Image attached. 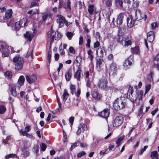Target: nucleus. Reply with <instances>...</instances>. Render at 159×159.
Returning a JSON list of instances; mask_svg holds the SVG:
<instances>
[{"label": "nucleus", "instance_id": "1", "mask_svg": "<svg viewBox=\"0 0 159 159\" xmlns=\"http://www.w3.org/2000/svg\"><path fill=\"white\" fill-rule=\"evenodd\" d=\"M125 105V98L124 97L117 98L113 103L114 107L117 110L124 108Z\"/></svg>", "mask_w": 159, "mask_h": 159}, {"label": "nucleus", "instance_id": "2", "mask_svg": "<svg viewBox=\"0 0 159 159\" xmlns=\"http://www.w3.org/2000/svg\"><path fill=\"white\" fill-rule=\"evenodd\" d=\"M24 61L23 57H20L19 55H16L13 59V61L15 63L17 62L15 65L16 70H19L22 69L23 64Z\"/></svg>", "mask_w": 159, "mask_h": 159}, {"label": "nucleus", "instance_id": "3", "mask_svg": "<svg viewBox=\"0 0 159 159\" xmlns=\"http://www.w3.org/2000/svg\"><path fill=\"white\" fill-rule=\"evenodd\" d=\"M108 81L105 78H102L99 80L98 84L99 88L107 90L110 89V87L107 86Z\"/></svg>", "mask_w": 159, "mask_h": 159}, {"label": "nucleus", "instance_id": "4", "mask_svg": "<svg viewBox=\"0 0 159 159\" xmlns=\"http://www.w3.org/2000/svg\"><path fill=\"white\" fill-rule=\"evenodd\" d=\"M133 92L134 91L133 87L129 86L127 97L128 98H130V100L133 103H134L135 102H136L137 101V97L136 96V95H135L134 97H133L132 96V93H133Z\"/></svg>", "mask_w": 159, "mask_h": 159}, {"label": "nucleus", "instance_id": "5", "mask_svg": "<svg viewBox=\"0 0 159 159\" xmlns=\"http://www.w3.org/2000/svg\"><path fill=\"white\" fill-rule=\"evenodd\" d=\"M117 70V68L116 64L114 63H112L110 65L109 69V75H113L116 74Z\"/></svg>", "mask_w": 159, "mask_h": 159}, {"label": "nucleus", "instance_id": "6", "mask_svg": "<svg viewBox=\"0 0 159 159\" xmlns=\"http://www.w3.org/2000/svg\"><path fill=\"white\" fill-rule=\"evenodd\" d=\"M123 118L121 116L116 117L114 120L113 126L114 127H117L120 126L122 123Z\"/></svg>", "mask_w": 159, "mask_h": 159}, {"label": "nucleus", "instance_id": "7", "mask_svg": "<svg viewBox=\"0 0 159 159\" xmlns=\"http://www.w3.org/2000/svg\"><path fill=\"white\" fill-rule=\"evenodd\" d=\"M135 15L136 19L139 20L144 18V20L145 21L147 18L146 16L144 14H142V12L139 10H136L135 12Z\"/></svg>", "mask_w": 159, "mask_h": 159}, {"label": "nucleus", "instance_id": "8", "mask_svg": "<svg viewBox=\"0 0 159 159\" xmlns=\"http://www.w3.org/2000/svg\"><path fill=\"white\" fill-rule=\"evenodd\" d=\"M37 33V30L35 29L33 30V32L31 33L29 31L26 32V33L24 35L25 38H27L30 41H31L32 38L34 37Z\"/></svg>", "mask_w": 159, "mask_h": 159}, {"label": "nucleus", "instance_id": "9", "mask_svg": "<svg viewBox=\"0 0 159 159\" xmlns=\"http://www.w3.org/2000/svg\"><path fill=\"white\" fill-rule=\"evenodd\" d=\"M9 90L11 95L14 97H16L18 94L16 91V85L13 84H10L9 85Z\"/></svg>", "mask_w": 159, "mask_h": 159}, {"label": "nucleus", "instance_id": "10", "mask_svg": "<svg viewBox=\"0 0 159 159\" xmlns=\"http://www.w3.org/2000/svg\"><path fill=\"white\" fill-rule=\"evenodd\" d=\"M57 22L58 23L59 27H61L64 25V22L65 18L62 16L58 14L57 15Z\"/></svg>", "mask_w": 159, "mask_h": 159}, {"label": "nucleus", "instance_id": "11", "mask_svg": "<svg viewBox=\"0 0 159 159\" xmlns=\"http://www.w3.org/2000/svg\"><path fill=\"white\" fill-rule=\"evenodd\" d=\"M98 115L102 117L107 119L109 116V111L107 109L98 113Z\"/></svg>", "mask_w": 159, "mask_h": 159}, {"label": "nucleus", "instance_id": "12", "mask_svg": "<svg viewBox=\"0 0 159 159\" xmlns=\"http://www.w3.org/2000/svg\"><path fill=\"white\" fill-rule=\"evenodd\" d=\"M7 48L8 49H11V52L12 53L14 52V51L13 50V48L11 46H9L6 44L5 43L0 42V50H4V49H7Z\"/></svg>", "mask_w": 159, "mask_h": 159}, {"label": "nucleus", "instance_id": "13", "mask_svg": "<svg viewBox=\"0 0 159 159\" xmlns=\"http://www.w3.org/2000/svg\"><path fill=\"white\" fill-rule=\"evenodd\" d=\"M26 79L28 82L29 84H31L37 80V77L36 75H33L29 76L28 75L26 76Z\"/></svg>", "mask_w": 159, "mask_h": 159}, {"label": "nucleus", "instance_id": "14", "mask_svg": "<svg viewBox=\"0 0 159 159\" xmlns=\"http://www.w3.org/2000/svg\"><path fill=\"white\" fill-rule=\"evenodd\" d=\"M133 59L130 57L128 58L125 61L123 66L125 68H128L131 65Z\"/></svg>", "mask_w": 159, "mask_h": 159}, {"label": "nucleus", "instance_id": "15", "mask_svg": "<svg viewBox=\"0 0 159 159\" xmlns=\"http://www.w3.org/2000/svg\"><path fill=\"white\" fill-rule=\"evenodd\" d=\"M148 40L149 42L152 43L154 40V34L152 31L148 32L147 35Z\"/></svg>", "mask_w": 159, "mask_h": 159}, {"label": "nucleus", "instance_id": "16", "mask_svg": "<svg viewBox=\"0 0 159 159\" xmlns=\"http://www.w3.org/2000/svg\"><path fill=\"white\" fill-rule=\"evenodd\" d=\"M81 129L83 130L86 131L87 130L88 128L87 126L84 124H81L79 127L76 133L78 135L80 134L81 132Z\"/></svg>", "mask_w": 159, "mask_h": 159}, {"label": "nucleus", "instance_id": "17", "mask_svg": "<svg viewBox=\"0 0 159 159\" xmlns=\"http://www.w3.org/2000/svg\"><path fill=\"white\" fill-rule=\"evenodd\" d=\"M25 80V78L24 76L21 75L19 77L17 81V83L18 84V87L19 88V89L21 86L24 85Z\"/></svg>", "mask_w": 159, "mask_h": 159}, {"label": "nucleus", "instance_id": "18", "mask_svg": "<svg viewBox=\"0 0 159 159\" xmlns=\"http://www.w3.org/2000/svg\"><path fill=\"white\" fill-rule=\"evenodd\" d=\"M123 16L124 15L123 14L120 13L119 14L116 20L117 25H120L122 24L123 21Z\"/></svg>", "mask_w": 159, "mask_h": 159}, {"label": "nucleus", "instance_id": "19", "mask_svg": "<svg viewBox=\"0 0 159 159\" xmlns=\"http://www.w3.org/2000/svg\"><path fill=\"white\" fill-rule=\"evenodd\" d=\"M53 30H52V27L50 31H48V38H51V42H53L54 40V36L53 34Z\"/></svg>", "mask_w": 159, "mask_h": 159}, {"label": "nucleus", "instance_id": "20", "mask_svg": "<svg viewBox=\"0 0 159 159\" xmlns=\"http://www.w3.org/2000/svg\"><path fill=\"white\" fill-rule=\"evenodd\" d=\"M143 93L142 91H140L136 93L135 95L137 97L138 102H139L140 100H142V97Z\"/></svg>", "mask_w": 159, "mask_h": 159}, {"label": "nucleus", "instance_id": "21", "mask_svg": "<svg viewBox=\"0 0 159 159\" xmlns=\"http://www.w3.org/2000/svg\"><path fill=\"white\" fill-rule=\"evenodd\" d=\"M7 48V49H4L2 53V57H8L9 55V52H11V49H8Z\"/></svg>", "mask_w": 159, "mask_h": 159}, {"label": "nucleus", "instance_id": "22", "mask_svg": "<svg viewBox=\"0 0 159 159\" xmlns=\"http://www.w3.org/2000/svg\"><path fill=\"white\" fill-rule=\"evenodd\" d=\"M88 10L90 15L93 14L95 10L94 5L92 4L88 6Z\"/></svg>", "mask_w": 159, "mask_h": 159}, {"label": "nucleus", "instance_id": "23", "mask_svg": "<svg viewBox=\"0 0 159 159\" xmlns=\"http://www.w3.org/2000/svg\"><path fill=\"white\" fill-rule=\"evenodd\" d=\"M30 147V144L28 141H25L23 142V147L22 148V150H28Z\"/></svg>", "mask_w": 159, "mask_h": 159}, {"label": "nucleus", "instance_id": "24", "mask_svg": "<svg viewBox=\"0 0 159 159\" xmlns=\"http://www.w3.org/2000/svg\"><path fill=\"white\" fill-rule=\"evenodd\" d=\"M19 131L20 133L22 134V135L23 136H26L27 137L29 138H32L33 137L32 134H29L26 132L23 131L22 129L19 130Z\"/></svg>", "mask_w": 159, "mask_h": 159}, {"label": "nucleus", "instance_id": "25", "mask_svg": "<svg viewBox=\"0 0 159 159\" xmlns=\"http://www.w3.org/2000/svg\"><path fill=\"white\" fill-rule=\"evenodd\" d=\"M65 76L67 80L69 81L70 80L71 77V72L70 70H69L66 71Z\"/></svg>", "mask_w": 159, "mask_h": 159}, {"label": "nucleus", "instance_id": "26", "mask_svg": "<svg viewBox=\"0 0 159 159\" xmlns=\"http://www.w3.org/2000/svg\"><path fill=\"white\" fill-rule=\"evenodd\" d=\"M151 157L152 159H159L158 154L157 151H154L151 153Z\"/></svg>", "mask_w": 159, "mask_h": 159}, {"label": "nucleus", "instance_id": "27", "mask_svg": "<svg viewBox=\"0 0 159 159\" xmlns=\"http://www.w3.org/2000/svg\"><path fill=\"white\" fill-rule=\"evenodd\" d=\"M69 95V94L66 89H64V90L63 93L62 95V98L64 102H65V101L67 99Z\"/></svg>", "mask_w": 159, "mask_h": 159}, {"label": "nucleus", "instance_id": "28", "mask_svg": "<svg viewBox=\"0 0 159 159\" xmlns=\"http://www.w3.org/2000/svg\"><path fill=\"white\" fill-rule=\"evenodd\" d=\"M104 63V61L101 59H98L96 61V66L97 67L100 68L101 66Z\"/></svg>", "mask_w": 159, "mask_h": 159}, {"label": "nucleus", "instance_id": "29", "mask_svg": "<svg viewBox=\"0 0 159 159\" xmlns=\"http://www.w3.org/2000/svg\"><path fill=\"white\" fill-rule=\"evenodd\" d=\"M128 26L130 27H132L134 24V21L131 18L127 19Z\"/></svg>", "mask_w": 159, "mask_h": 159}, {"label": "nucleus", "instance_id": "30", "mask_svg": "<svg viewBox=\"0 0 159 159\" xmlns=\"http://www.w3.org/2000/svg\"><path fill=\"white\" fill-rule=\"evenodd\" d=\"M97 54L100 57H102L103 55V51L101 48H99L97 50Z\"/></svg>", "mask_w": 159, "mask_h": 159}, {"label": "nucleus", "instance_id": "31", "mask_svg": "<svg viewBox=\"0 0 159 159\" xmlns=\"http://www.w3.org/2000/svg\"><path fill=\"white\" fill-rule=\"evenodd\" d=\"M80 72L81 70H78L74 75V77L77 80H80Z\"/></svg>", "mask_w": 159, "mask_h": 159}, {"label": "nucleus", "instance_id": "32", "mask_svg": "<svg viewBox=\"0 0 159 159\" xmlns=\"http://www.w3.org/2000/svg\"><path fill=\"white\" fill-rule=\"evenodd\" d=\"M12 11L11 9L8 10L5 14V17L7 19H9L11 17L12 14Z\"/></svg>", "mask_w": 159, "mask_h": 159}, {"label": "nucleus", "instance_id": "33", "mask_svg": "<svg viewBox=\"0 0 159 159\" xmlns=\"http://www.w3.org/2000/svg\"><path fill=\"white\" fill-rule=\"evenodd\" d=\"M27 21V19L26 18H23L21 19L19 22L21 27L25 26L26 25Z\"/></svg>", "mask_w": 159, "mask_h": 159}, {"label": "nucleus", "instance_id": "34", "mask_svg": "<svg viewBox=\"0 0 159 159\" xmlns=\"http://www.w3.org/2000/svg\"><path fill=\"white\" fill-rule=\"evenodd\" d=\"M76 89V86L75 85L71 84L70 85V92L72 95L74 94V92L75 91Z\"/></svg>", "mask_w": 159, "mask_h": 159}, {"label": "nucleus", "instance_id": "35", "mask_svg": "<svg viewBox=\"0 0 159 159\" xmlns=\"http://www.w3.org/2000/svg\"><path fill=\"white\" fill-rule=\"evenodd\" d=\"M5 77L7 79H10L12 77V73L9 71H7L4 73Z\"/></svg>", "mask_w": 159, "mask_h": 159}, {"label": "nucleus", "instance_id": "36", "mask_svg": "<svg viewBox=\"0 0 159 159\" xmlns=\"http://www.w3.org/2000/svg\"><path fill=\"white\" fill-rule=\"evenodd\" d=\"M132 43L131 41L130 40H126L125 41L124 46L125 47H128L131 45Z\"/></svg>", "mask_w": 159, "mask_h": 159}, {"label": "nucleus", "instance_id": "37", "mask_svg": "<svg viewBox=\"0 0 159 159\" xmlns=\"http://www.w3.org/2000/svg\"><path fill=\"white\" fill-rule=\"evenodd\" d=\"M6 107L3 105L0 106V114L4 113L6 111Z\"/></svg>", "mask_w": 159, "mask_h": 159}, {"label": "nucleus", "instance_id": "38", "mask_svg": "<svg viewBox=\"0 0 159 159\" xmlns=\"http://www.w3.org/2000/svg\"><path fill=\"white\" fill-rule=\"evenodd\" d=\"M124 139V136H121L119 138L118 140L116 141V143L117 144V147H118L120 145V142Z\"/></svg>", "mask_w": 159, "mask_h": 159}, {"label": "nucleus", "instance_id": "39", "mask_svg": "<svg viewBox=\"0 0 159 159\" xmlns=\"http://www.w3.org/2000/svg\"><path fill=\"white\" fill-rule=\"evenodd\" d=\"M93 97L95 99H99L100 96L98 93L97 92H93L92 94Z\"/></svg>", "mask_w": 159, "mask_h": 159}, {"label": "nucleus", "instance_id": "40", "mask_svg": "<svg viewBox=\"0 0 159 159\" xmlns=\"http://www.w3.org/2000/svg\"><path fill=\"white\" fill-rule=\"evenodd\" d=\"M23 153V156L26 157L30 155V152L28 150H22Z\"/></svg>", "mask_w": 159, "mask_h": 159}, {"label": "nucleus", "instance_id": "41", "mask_svg": "<svg viewBox=\"0 0 159 159\" xmlns=\"http://www.w3.org/2000/svg\"><path fill=\"white\" fill-rule=\"evenodd\" d=\"M131 51L133 53H137L139 51V48L137 47L134 48H131Z\"/></svg>", "mask_w": 159, "mask_h": 159}, {"label": "nucleus", "instance_id": "42", "mask_svg": "<svg viewBox=\"0 0 159 159\" xmlns=\"http://www.w3.org/2000/svg\"><path fill=\"white\" fill-rule=\"evenodd\" d=\"M112 4V0H107L105 2V4L107 7H110L111 6Z\"/></svg>", "mask_w": 159, "mask_h": 159}, {"label": "nucleus", "instance_id": "43", "mask_svg": "<svg viewBox=\"0 0 159 159\" xmlns=\"http://www.w3.org/2000/svg\"><path fill=\"white\" fill-rule=\"evenodd\" d=\"M73 35V33L70 32H68L66 33V36L69 40H70Z\"/></svg>", "mask_w": 159, "mask_h": 159}, {"label": "nucleus", "instance_id": "44", "mask_svg": "<svg viewBox=\"0 0 159 159\" xmlns=\"http://www.w3.org/2000/svg\"><path fill=\"white\" fill-rule=\"evenodd\" d=\"M115 2L117 5L122 7L123 2L121 0H115Z\"/></svg>", "mask_w": 159, "mask_h": 159}, {"label": "nucleus", "instance_id": "45", "mask_svg": "<svg viewBox=\"0 0 159 159\" xmlns=\"http://www.w3.org/2000/svg\"><path fill=\"white\" fill-rule=\"evenodd\" d=\"M64 7L65 9H68L71 10L70 2L69 0L67 1L66 6H64Z\"/></svg>", "mask_w": 159, "mask_h": 159}, {"label": "nucleus", "instance_id": "46", "mask_svg": "<svg viewBox=\"0 0 159 159\" xmlns=\"http://www.w3.org/2000/svg\"><path fill=\"white\" fill-rule=\"evenodd\" d=\"M69 51L72 54H75V50L72 47H70L69 49Z\"/></svg>", "mask_w": 159, "mask_h": 159}, {"label": "nucleus", "instance_id": "47", "mask_svg": "<svg viewBox=\"0 0 159 159\" xmlns=\"http://www.w3.org/2000/svg\"><path fill=\"white\" fill-rule=\"evenodd\" d=\"M40 146L41 148V150L43 151H44L47 148L46 145L44 143H42L40 145Z\"/></svg>", "mask_w": 159, "mask_h": 159}, {"label": "nucleus", "instance_id": "48", "mask_svg": "<svg viewBox=\"0 0 159 159\" xmlns=\"http://www.w3.org/2000/svg\"><path fill=\"white\" fill-rule=\"evenodd\" d=\"M148 147V146H145L143 148L141 149L140 151L139 152V154L142 155Z\"/></svg>", "mask_w": 159, "mask_h": 159}, {"label": "nucleus", "instance_id": "49", "mask_svg": "<svg viewBox=\"0 0 159 159\" xmlns=\"http://www.w3.org/2000/svg\"><path fill=\"white\" fill-rule=\"evenodd\" d=\"M21 27L19 21L16 22L15 24V28L16 30H19Z\"/></svg>", "mask_w": 159, "mask_h": 159}, {"label": "nucleus", "instance_id": "50", "mask_svg": "<svg viewBox=\"0 0 159 159\" xmlns=\"http://www.w3.org/2000/svg\"><path fill=\"white\" fill-rule=\"evenodd\" d=\"M108 152V149H107L101 151L100 152V154L101 155H104L107 153Z\"/></svg>", "mask_w": 159, "mask_h": 159}, {"label": "nucleus", "instance_id": "51", "mask_svg": "<svg viewBox=\"0 0 159 159\" xmlns=\"http://www.w3.org/2000/svg\"><path fill=\"white\" fill-rule=\"evenodd\" d=\"M77 143H75L72 144L71 147L70 148V151H72L74 148L76 146H77Z\"/></svg>", "mask_w": 159, "mask_h": 159}, {"label": "nucleus", "instance_id": "52", "mask_svg": "<svg viewBox=\"0 0 159 159\" xmlns=\"http://www.w3.org/2000/svg\"><path fill=\"white\" fill-rule=\"evenodd\" d=\"M16 156L15 154H9L6 156V159H8L11 157H15Z\"/></svg>", "mask_w": 159, "mask_h": 159}, {"label": "nucleus", "instance_id": "53", "mask_svg": "<svg viewBox=\"0 0 159 159\" xmlns=\"http://www.w3.org/2000/svg\"><path fill=\"white\" fill-rule=\"evenodd\" d=\"M31 129V128L30 126L29 125H28L25 127V131H25L26 132H27L30 131Z\"/></svg>", "mask_w": 159, "mask_h": 159}, {"label": "nucleus", "instance_id": "54", "mask_svg": "<svg viewBox=\"0 0 159 159\" xmlns=\"http://www.w3.org/2000/svg\"><path fill=\"white\" fill-rule=\"evenodd\" d=\"M116 40L117 42L120 43H121L123 41L122 37L119 36L116 38Z\"/></svg>", "mask_w": 159, "mask_h": 159}, {"label": "nucleus", "instance_id": "55", "mask_svg": "<svg viewBox=\"0 0 159 159\" xmlns=\"http://www.w3.org/2000/svg\"><path fill=\"white\" fill-rule=\"evenodd\" d=\"M86 154V153L84 151H82L79 153L77 154V157H80Z\"/></svg>", "mask_w": 159, "mask_h": 159}, {"label": "nucleus", "instance_id": "56", "mask_svg": "<svg viewBox=\"0 0 159 159\" xmlns=\"http://www.w3.org/2000/svg\"><path fill=\"white\" fill-rule=\"evenodd\" d=\"M83 38L82 36H80L79 38V44L80 45H82L83 44Z\"/></svg>", "mask_w": 159, "mask_h": 159}, {"label": "nucleus", "instance_id": "57", "mask_svg": "<svg viewBox=\"0 0 159 159\" xmlns=\"http://www.w3.org/2000/svg\"><path fill=\"white\" fill-rule=\"evenodd\" d=\"M151 87L150 85H148L146 86V91L145 94H146L150 90Z\"/></svg>", "mask_w": 159, "mask_h": 159}, {"label": "nucleus", "instance_id": "58", "mask_svg": "<svg viewBox=\"0 0 159 159\" xmlns=\"http://www.w3.org/2000/svg\"><path fill=\"white\" fill-rule=\"evenodd\" d=\"M55 34H57V37H55V39L57 40H59L60 39L61 36V34H60L58 32H57V33H56Z\"/></svg>", "mask_w": 159, "mask_h": 159}, {"label": "nucleus", "instance_id": "59", "mask_svg": "<svg viewBox=\"0 0 159 159\" xmlns=\"http://www.w3.org/2000/svg\"><path fill=\"white\" fill-rule=\"evenodd\" d=\"M74 120V117H71L69 119V122L71 124V125H73Z\"/></svg>", "mask_w": 159, "mask_h": 159}, {"label": "nucleus", "instance_id": "60", "mask_svg": "<svg viewBox=\"0 0 159 159\" xmlns=\"http://www.w3.org/2000/svg\"><path fill=\"white\" fill-rule=\"evenodd\" d=\"M100 45L99 42L97 41L94 43L93 47L94 48L98 47Z\"/></svg>", "mask_w": 159, "mask_h": 159}, {"label": "nucleus", "instance_id": "61", "mask_svg": "<svg viewBox=\"0 0 159 159\" xmlns=\"http://www.w3.org/2000/svg\"><path fill=\"white\" fill-rule=\"evenodd\" d=\"M158 108H156L155 109V110L153 111H152L151 112V114L152 115V116H153L155 115V114L156 113V112L158 111Z\"/></svg>", "mask_w": 159, "mask_h": 159}, {"label": "nucleus", "instance_id": "62", "mask_svg": "<svg viewBox=\"0 0 159 159\" xmlns=\"http://www.w3.org/2000/svg\"><path fill=\"white\" fill-rule=\"evenodd\" d=\"M38 6V4L37 3H36L35 2H33L31 3V4L30 7H34V6Z\"/></svg>", "mask_w": 159, "mask_h": 159}, {"label": "nucleus", "instance_id": "63", "mask_svg": "<svg viewBox=\"0 0 159 159\" xmlns=\"http://www.w3.org/2000/svg\"><path fill=\"white\" fill-rule=\"evenodd\" d=\"M143 107L142 106V107H141L140 108L139 110V113H138V115L139 116H140L141 115V114L142 113V112H143Z\"/></svg>", "mask_w": 159, "mask_h": 159}, {"label": "nucleus", "instance_id": "64", "mask_svg": "<svg viewBox=\"0 0 159 159\" xmlns=\"http://www.w3.org/2000/svg\"><path fill=\"white\" fill-rule=\"evenodd\" d=\"M75 95L77 97H79V96L80 94V89H78L77 90V92L75 93Z\"/></svg>", "mask_w": 159, "mask_h": 159}]
</instances>
